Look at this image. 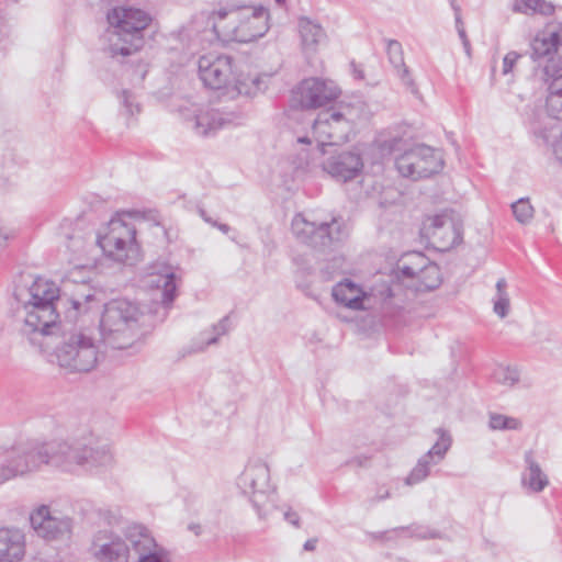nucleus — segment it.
I'll list each match as a JSON object with an SVG mask.
<instances>
[{
	"mask_svg": "<svg viewBox=\"0 0 562 562\" xmlns=\"http://www.w3.org/2000/svg\"><path fill=\"white\" fill-rule=\"evenodd\" d=\"M13 295L20 304L15 317L21 335L32 345L43 348L60 328L59 288L50 280L36 278L30 285L15 286Z\"/></svg>",
	"mask_w": 562,
	"mask_h": 562,
	"instance_id": "f257e3e1",
	"label": "nucleus"
},
{
	"mask_svg": "<svg viewBox=\"0 0 562 562\" xmlns=\"http://www.w3.org/2000/svg\"><path fill=\"white\" fill-rule=\"evenodd\" d=\"M43 464L64 472L74 473L81 468L105 465L111 454L105 446H98V439L89 437L55 439L40 443Z\"/></svg>",
	"mask_w": 562,
	"mask_h": 562,
	"instance_id": "f03ea898",
	"label": "nucleus"
},
{
	"mask_svg": "<svg viewBox=\"0 0 562 562\" xmlns=\"http://www.w3.org/2000/svg\"><path fill=\"white\" fill-rule=\"evenodd\" d=\"M147 323L148 315L138 303L127 299H113L104 304L100 333L108 346L126 349L138 340Z\"/></svg>",
	"mask_w": 562,
	"mask_h": 562,
	"instance_id": "7ed1b4c3",
	"label": "nucleus"
},
{
	"mask_svg": "<svg viewBox=\"0 0 562 562\" xmlns=\"http://www.w3.org/2000/svg\"><path fill=\"white\" fill-rule=\"evenodd\" d=\"M214 29L228 41L249 43L269 30V11L262 5H232L214 13Z\"/></svg>",
	"mask_w": 562,
	"mask_h": 562,
	"instance_id": "20e7f679",
	"label": "nucleus"
},
{
	"mask_svg": "<svg viewBox=\"0 0 562 562\" xmlns=\"http://www.w3.org/2000/svg\"><path fill=\"white\" fill-rule=\"evenodd\" d=\"M111 30L108 31V52L112 57L130 56L144 45L143 31L149 16L139 9L116 7L108 13Z\"/></svg>",
	"mask_w": 562,
	"mask_h": 562,
	"instance_id": "39448f33",
	"label": "nucleus"
},
{
	"mask_svg": "<svg viewBox=\"0 0 562 562\" xmlns=\"http://www.w3.org/2000/svg\"><path fill=\"white\" fill-rule=\"evenodd\" d=\"M61 341L55 348L59 367L70 372H89L99 360V347L88 328L60 323Z\"/></svg>",
	"mask_w": 562,
	"mask_h": 562,
	"instance_id": "423d86ee",
	"label": "nucleus"
},
{
	"mask_svg": "<svg viewBox=\"0 0 562 562\" xmlns=\"http://www.w3.org/2000/svg\"><path fill=\"white\" fill-rule=\"evenodd\" d=\"M93 240L108 257L115 261L133 265L138 259L136 229L120 215L112 217L104 231L100 232Z\"/></svg>",
	"mask_w": 562,
	"mask_h": 562,
	"instance_id": "0eeeda50",
	"label": "nucleus"
},
{
	"mask_svg": "<svg viewBox=\"0 0 562 562\" xmlns=\"http://www.w3.org/2000/svg\"><path fill=\"white\" fill-rule=\"evenodd\" d=\"M292 232L303 244L313 248L324 249L339 244L348 237V228L341 217H333L330 222L315 223L304 215L296 214L292 220Z\"/></svg>",
	"mask_w": 562,
	"mask_h": 562,
	"instance_id": "6e6552de",
	"label": "nucleus"
},
{
	"mask_svg": "<svg viewBox=\"0 0 562 562\" xmlns=\"http://www.w3.org/2000/svg\"><path fill=\"white\" fill-rule=\"evenodd\" d=\"M241 491L249 495L260 518L268 514L267 505L274 502L276 488L270 483V469L261 460L250 461L238 479Z\"/></svg>",
	"mask_w": 562,
	"mask_h": 562,
	"instance_id": "1a4fd4ad",
	"label": "nucleus"
},
{
	"mask_svg": "<svg viewBox=\"0 0 562 562\" xmlns=\"http://www.w3.org/2000/svg\"><path fill=\"white\" fill-rule=\"evenodd\" d=\"M395 166L403 177L418 180L439 172L443 158L439 150L420 144L396 157Z\"/></svg>",
	"mask_w": 562,
	"mask_h": 562,
	"instance_id": "9d476101",
	"label": "nucleus"
},
{
	"mask_svg": "<svg viewBox=\"0 0 562 562\" xmlns=\"http://www.w3.org/2000/svg\"><path fill=\"white\" fill-rule=\"evenodd\" d=\"M43 465L38 442H25L7 450L0 463V485L16 476L37 471Z\"/></svg>",
	"mask_w": 562,
	"mask_h": 562,
	"instance_id": "9b49d317",
	"label": "nucleus"
},
{
	"mask_svg": "<svg viewBox=\"0 0 562 562\" xmlns=\"http://www.w3.org/2000/svg\"><path fill=\"white\" fill-rule=\"evenodd\" d=\"M137 562H172L170 552L154 538L144 525L131 524L123 531Z\"/></svg>",
	"mask_w": 562,
	"mask_h": 562,
	"instance_id": "f8f14e48",
	"label": "nucleus"
},
{
	"mask_svg": "<svg viewBox=\"0 0 562 562\" xmlns=\"http://www.w3.org/2000/svg\"><path fill=\"white\" fill-rule=\"evenodd\" d=\"M340 94V90L333 81L319 78L304 79L292 91V106L301 109H317L325 106Z\"/></svg>",
	"mask_w": 562,
	"mask_h": 562,
	"instance_id": "ddd939ff",
	"label": "nucleus"
},
{
	"mask_svg": "<svg viewBox=\"0 0 562 562\" xmlns=\"http://www.w3.org/2000/svg\"><path fill=\"white\" fill-rule=\"evenodd\" d=\"M422 231L441 250H448L462 240V223L452 212L428 217Z\"/></svg>",
	"mask_w": 562,
	"mask_h": 562,
	"instance_id": "4468645a",
	"label": "nucleus"
},
{
	"mask_svg": "<svg viewBox=\"0 0 562 562\" xmlns=\"http://www.w3.org/2000/svg\"><path fill=\"white\" fill-rule=\"evenodd\" d=\"M243 119V113L236 109L207 108L196 111L188 123L196 135L209 136L221 128L240 124Z\"/></svg>",
	"mask_w": 562,
	"mask_h": 562,
	"instance_id": "2eb2a0df",
	"label": "nucleus"
},
{
	"mask_svg": "<svg viewBox=\"0 0 562 562\" xmlns=\"http://www.w3.org/2000/svg\"><path fill=\"white\" fill-rule=\"evenodd\" d=\"M351 130L352 125L346 113L335 108L321 112L313 121L314 134L327 140H321L322 145L348 142Z\"/></svg>",
	"mask_w": 562,
	"mask_h": 562,
	"instance_id": "dca6fc26",
	"label": "nucleus"
},
{
	"mask_svg": "<svg viewBox=\"0 0 562 562\" xmlns=\"http://www.w3.org/2000/svg\"><path fill=\"white\" fill-rule=\"evenodd\" d=\"M535 77L548 88L546 103L548 114L562 121V65H559L554 58L549 59L535 68Z\"/></svg>",
	"mask_w": 562,
	"mask_h": 562,
	"instance_id": "f3484780",
	"label": "nucleus"
},
{
	"mask_svg": "<svg viewBox=\"0 0 562 562\" xmlns=\"http://www.w3.org/2000/svg\"><path fill=\"white\" fill-rule=\"evenodd\" d=\"M199 75L203 83L211 89H221L231 83L233 59L227 55L206 54L199 58Z\"/></svg>",
	"mask_w": 562,
	"mask_h": 562,
	"instance_id": "a211bd4d",
	"label": "nucleus"
},
{
	"mask_svg": "<svg viewBox=\"0 0 562 562\" xmlns=\"http://www.w3.org/2000/svg\"><path fill=\"white\" fill-rule=\"evenodd\" d=\"M30 521L35 532L46 540L66 539L72 528V520L69 517L54 516L45 505L31 514Z\"/></svg>",
	"mask_w": 562,
	"mask_h": 562,
	"instance_id": "6ab92c4d",
	"label": "nucleus"
},
{
	"mask_svg": "<svg viewBox=\"0 0 562 562\" xmlns=\"http://www.w3.org/2000/svg\"><path fill=\"white\" fill-rule=\"evenodd\" d=\"M177 271L178 268L162 261H157L149 267L145 283L148 288L160 292V302L164 306H169L177 295L181 280Z\"/></svg>",
	"mask_w": 562,
	"mask_h": 562,
	"instance_id": "aec40b11",
	"label": "nucleus"
},
{
	"mask_svg": "<svg viewBox=\"0 0 562 562\" xmlns=\"http://www.w3.org/2000/svg\"><path fill=\"white\" fill-rule=\"evenodd\" d=\"M91 551L101 562H128L132 549L126 539L112 531L100 530L93 537Z\"/></svg>",
	"mask_w": 562,
	"mask_h": 562,
	"instance_id": "412c9836",
	"label": "nucleus"
},
{
	"mask_svg": "<svg viewBox=\"0 0 562 562\" xmlns=\"http://www.w3.org/2000/svg\"><path fill=\"white\" fill-rule=\"evenodd\" d=\"M436 434L438 435V440L418 459L416 465L406 477L407 485L424 481L429 475L430 468L439 464L451 448L452 438L448 431L442 428H437Z\"/></svg>",
	"mask_w": 562,
	"mask_h": 562,
	"instance_id": "4be33fe9",
	"label": "nucleus"
},
{
	"mask_svg": "<svg viewBox=\"0 0 562 562\" xmlns=\"http://www.w3.org/2000/svg\"><path fill=\"white\" fill-rule=\"evenodd\" d=\"M530 46V57L533 61L546 58L547 63L554 58L559 65H562V24H547L537 33Z\"/></svg>",
	"mask_w": 562,
	"mask_h": 562,
	"instance_id": "5701e85b",
	"label": "nucleus"
},
{
	"mask_svg": "<svg viewBox=\"0 0 562 562\" xmlns=\"http://www.w3.org/2000/svg\"><path fill=\"white\" fill-rule=\"evenodd\" d=\"M322 166L323 170L335 180L347 182L361 173L363 161L358 153L344 150L331 154Z\"/></svg>",
	"mask_w": 562,
	"mask_h": 562,
	"instance_id": "b1692460",
	"label": "nucleus"
},
{
	"mask_svg": "<svg viewBox=\"0 0 562 562\" xmlns=\"http://www.w3.org/2000/svg\"><path fill=\"white\" fill-rule=\"evenodd\" d=\"M24 553V533L16 528H0V562H19Z\"/></svg>",
	"mask_w": 562,
	"mask_h": 562,
	"instance_id": "393cba45",
	"label": "nucleus"
},
{
	"mask_svg": "<svg viewBox=\"0 0 562 562\" xmlns=\"http://www.w3.org/2000/svg\"><path fill=\"white\" fill-rule=\"evenodd\" d=\"M333 297L337 303L348 308L360 311L364 308L363 303L367 295L360 286L346 280L333 288Z\"/></svg>",
	"mask_w": 562,
	"mask_h": 562,
	"instance_id": "a878e982",
	"label": "nucleus"
},
{
	"mask_svg": "<svg viewBox=\"0 0 562 562\" xmlns=\"http://www.w3.org/2000/svg\"><path fill=\"white\" fill-rule=\"evenodd\" d=\"M299 31L301 36L302 48L305 54H314L318 46L325 42L327 35L319 23L308 18H300Z\"/></svg>",
	"mask_w": 562,
	"mask_h": 562,
	"instance_id": "bb28decb",
	"label": "nucleus"
},
{
	"mask_svg": "<svg viewBox=\"0 0 562 562\" xmlns=\"http://www.w3.org/2000/svg\"><path fill=\"white\" fill-rule=\"evenodd\" d=\"M527 468L521 476V484L532 493H540L549 485V479L535 460L532 451L525 453Z\"/></svg>",
	"mask_w": 562,
	"mask_h": 562,
	"instance_id": "cd10ccee",
	"label": "nucleus"
},
{
	"mask_svg": "<svg viewBox=\"0 0 562 562\" xmlns=\"http://www.w3.org/2000/svg\"><path fill=\"white\" fill-rule=\"evenodd\" d=\"M429 258L423 252L413 251L404 255L398 263L397 269L402 277L408 279H416V277L424 270L425 266L428 265Z\"/></svg>",
	"mask_w": 562,
	"mask_h": 562,
	"instance_id": "c85d7f7f",
	"label": "nucleus"
},
{
	"mask_svg": "<svg viewBox=\"0 0 562 562\" xmlns=\"http://www.w3.org/2000/svg\"><path fill=\"white\" fill-rule=\"evenodd\" d=\"M229 330V318L228 316L223 317L217 324H215L210 331H203L200 334L198 341L192 346L191 352L203 351L207 346L215 345L218 338Z\"/></svg>",
	"mask_w": 562,
	"mask_h": 562,
	"instance_id": "c756f323",
	"label": "nucleus"
},
{
	"mask_svg": "<svg viewBox=\"0 0 562 562\" xmlns=\"http://www.w3.org/2000/svg\"><path fill=\"white\" fill-rule=\"evenodd\" d=\"M263 81L257 75H240L234 79V90L239 95L254 97L263 89Z\"/></svg>",
	"mask_w": 562,
	"mask_h": 562,
	"instance_id": "7c9ffc66",
	"label": "nucleus"
},
{
	"mask_svg": "<svg viewBox=\"0 0 562 562\" xmlns=\"http://www.w3.org/2000/svg\"><path fill=\"white\" fill-rule=\"evenodd\" d=\"M419 289L434 290L441 283V272L437 263L428 261L424 270L416 277Z\"/></svg>",
	"mask_w": 562,
	"mask_h": 562,
	"instance_id": "2f4dec72",
	"label": "nucleus"
},
{
	"mask_svg": "<svg viewBox=\"0 0 562 562\" xmlns=\"http://www.w3.org/2000/svg\"><path fill=\"white\" fill-rule=\"evenodd\" d=\"M514 10L525 14L550 15L553 13L554 7L544 0H519L514 4Z\"/></svg>",
	"mask_w": 562,
	"mask_h": 562,
	"instance_id": "473e14b6",
	"label": "nucleus"
},
{
	"mask_svg": "<svg viewBox=\"0 0 562 562\" xmlns=\"http://www.w3.org/2000/svg\"><path fill=\"white\" fill-rule=\"evenodd\" d=\"M507 282L504 278L498 279L496 282V295L493 300V311L501 318H505L509 313L510 301L506 291Z\"/></svg>",
	"mask_w": 562,
	"mask_h": 562,
	"instance_id": "72a5a7b5",
	"label": "nucleus"
},
{
	"mask_svg": "<svg viewBox=\"0 0 562 562\" xmlns=\"http://www.w3.org/2000/svg\"><path fill=\"white\" fill-rule=\"evenodd\" d=\"M393 531L400 532V533H407L408 537L416 538L419 540H426V539H438L441 538V535L439 531L435 529H430L429 527L422 526V525H411L408 527H397L394 528Z\"/></svg>",
	"mask_w": 562,
	"mask_h": 562,
	"instance_id": "f704fd0d",
	"label": "nucleus"
},
{
	"mask_svg": "<svg viewBox=\"0 0 562 562\" xmlns=\"http://www.w3.org/2000/svg\"><path fill=\"white\" fill-rule=\"evenodd\" d=\"M488 426L493 430H518L521 428L522 424L518 418L491 413Z\"/></svg>",
	"mask_w": 562,
	"mask_h": 562,
	"instance_id": "c9c22d12",
	"label": "nucleus"
},
{
	"mask_svg": "<svg viewBox=\"0 0 562 562\" xmlns=\"http://www.w3.org/2000/svg\"><path fill=\"white\" fill-rule=\"evenodd\" d=\"M494 380L505 386H514L519 381V372L515 368L499 366L494 370Z\"/></svg>",
	"mask_w": 562,
	"mask_h": 562,
	"instance_id": "e433bc0d",
	"label": "nucleus"
},
{
	"mask_svg": "<svg viewBox=\"0 0 562 562\" xmlns=\"http://www.w3.org/2000/svg\"><path fill=\"white\" fill-rule=\"evenodd\" d=\"M513 213L515 218L526 224L533 217V207L528 199H520L512 204Z\"/></svg>",
	"mask_w": 562,
	"mask_h": 562,
	"instance_id": "4c0bfd02",
	"label": "nucleus"
},
{
	"mask_svg": "<svg viewBox=\"0 0 562 562\" xmlns=\"http://www.w3.org/2000/svg\"><path fill=\"white\" fill-rule=\"evenodd\" d=\"M119 98L124 109L123 114L127 117H132L134 114H138L140 112L139 104L136 102L135 97L130 91L123 90Z\"/></svg>",
	"mask_w": 562,
	"mask_h": 562,
	"instance_id": "58836bf2",
	"label": "nucleus"
},
{
	"mask_svg": "<svg viewBox=\"0 0 562 562\" xmlns=\"http://www.w3.org/2000/svg\"><path fill=\"white\" fill-rule=\"evenodd\" d=\"M387 55L390 63L394 66V68L402 67L405 65L403 48L400 42L395 40H390L387 42Z\"/></svg>",
	"mask_w": 562,
	"mask_h": 562,
	"instance_id": "ea45409f",
	"label": "nucleus"
},
{
	"mask_svg": "<svg viewBox=\"0 0 562 562\" xmlns=\"http://www.w3.org/2000/svg\"><path fill=\"white\" fill-rule=\"evenodd\" d=\"M93 297V292L86 283L79 285V290L71 295V304L75 310H79L83 303L89 302Z\"/></svg>",
	"mask_w": 562,
	"mask_h": 562,
	"instance_id": "a19ab883",
	"label": "nucleus"
},
{
	"mask_svg": "<svg viewBox=\"0 0 562 562\" xmlns=\"http://www.w3.org/2000/svg\"><path fill=\"white\" fill-rule=\"evenodd\" d=\"M88 243L79 234H74L68 237L67 248L77 257H82L87 252Z\"/></svg>",
	"mask_w": 562,
	"mask_h": 562,
	"instance_id": "79ce46f5",
	"label": "nucleus"
},
{
	"mask_svg": "<svg viewBox=\"0 0 562 562\" xmlns=\"http://www.w3.org/2000/svg\"><path fill=\"white\" fill-rule=\"evenodd\" d=\"M395 69L397 70V75L401 78L403 85H405L413 94H418V88L412 78L408 68L404 65Z\"/></svg>",
	"mask_w": 562,
	"mask_h": 562,
	"instance_id": "37998d69",
	"label": "nucleus"
},
{
	"mask_svg": "<svg viewBox=\"0 0 562 562\" xmlns=\"http://www.w3.org/2000/svg\"><path fill=\"white\" fill-rule=\"evenodd\" d=\"M520 57L521 55L517 52L507 53L503 58L502 74L505 76L510 74Z\"/></svg>",
	"mask_w": 562,
	"mask_h": 562,
	"instance_id": "c03bdc74",
	"label": "nucleus"
},
{
	"mask_svg": "<svg viewBox=\"0 0 562 562\" xmlns=\"http://www.w3.org/2000/svg\"><path fill=\"white\" fill-rule=\"evenodd\" d=\"M99 519L109 526L116 525L120 520V517L116 512L108 508H101L98 510Z\"/></svg>",
	"mask_w": 562,
	"mask_h": 562,
	"instance_id": "a18cd8bd",
	"label": "nucleus"
},
{
	"mask_svg": "<svg viewBox=\"0 0 562 562\" xmlns=\"http://www.w3.org/2000/svg\"><path fill=\"white\" fill-rule=\"evenodd\" d=\"M392 535H400V532H395L392 530H389V531H381V532H371L369 533L370 538L373 539V540H379V541H389V540H392L394 537Z\"/></svg>",
	"mask_w": 562,
	"mask_h": 562,
	"instance_id": "49530a36",
	"label": "nucleus"
},
{
	"mask_svg": "<svg viewBox=\"0 0 562 562\" xmlns=\"http://www.w3.org/2000/svg\"><path fill=\"white\" fill-rule=\"evenodd\" d=\"M14 236L13 229L3 226L0 223V249L5 245V243Z\"/></svg>",
	"mask_w": 562,
	"mask_h": 562,
	"instance_id": "de8ad7c7",
	"label": "nucleus"
},
{
	"mask_svg": "<svg viewBox=\"0 0 562 562\" xmlns=\"http://www.w3.org/2000/svg\"><path fill=\"white\" fill-rule=\"evenodd\" d=\"M458 35L462 42V45L464 47V50H465V54L468 56H471V44H470V41L467 36V33H465V29L464 30H460L458 31Z\"/></svg>",
	"mask_w": 562,
	"mask_h": 562,
	"instance_id": "09e8293b",
	"label": "nucleus"
},
{
	"mask_svg": "<svg viewBox=\"0 0 562 562\" xmlns=\"http://www.w3.org/2000/svg\"><path fill=\"white\" fill-rule=\"evenodd\" d=\"M284 518H285L286 521H289L290 524H292L296 528L300 527V516L297 515V513H295L293 510H288V512L284 513Z\"/></svg>",
	"mask_w": 562,
	"mask_h": 562,
	"instance_id": "8fccbe9b",
	"label": "nucleus"
},
{
	"mask_svg": "<svg viewBox=\"0 0 562 562\" xmlns=\"http://www.w3.org/2000/svg\"><path fill=\"white\" fill-rule=\"evenodd\" d=\"M553 154L562 165V134L561 137L553 144Z\"/></svg>",
	"mask_w": 562,
	"mask_h": 562,
	"instance_id": "3c124183",
	"label": "nucleus"
},
{
	"mask_svg": "<svg viewBox=\"0 0 562 562\" xmlns=\"http://www.w3.org/2000/svg\"><path fill=\"white\" fill-rule=\"evenodd\" d=\"M454 12V21H456V29L457 32L460 30H464V24L461 16V11H453Z\"/></svg>",
	"mask_w": 562,
	"mask_h": 562,
	"instance_id": "603ef678",
	"label": "nucleus"
},
{
	"mask_svg": "<svg viewBox=\"0 0 562 562\" xmlns=\"http://www.w3.org/2000/svg\"><path fill=\"white\" fill-rule=\"evenodd\" d=\"M211 225L218 228L224 234H227L231 229V227L227 224L218 223L216 221H213Z\"/></svg>",
	"mask_w": 562,
	"mask_h": 562,
	"instance_id": "864d4df0",
	"label": "nucleus"
},
{
	"mask_svg": "<svg viewBox=\"0 0 562 562\" xmlns=\"http://www.w3.org/2000/svg\"><path fill=\"white\" fill-rule=\"evenodd\" d=\"M316 543H317V540L316 539H308L305 543H304V549L306 551H313L315 550L316 548Z\"/></svg>",
	"mask_w": 562,
	"mask_h": 562,
	"instance_id": "5fc2aeb1",
	"label": "nucleus"
},
{
	"mask_svg": "<svg viewBox=\"0 0 562 562\" xmlns=\"http://www.w3.org/2000/svg\"><path fill=\"white\" fill-rule=\"evenodd\" d=\"M363 461H367V458L357 457V458L349 460L347 463L350 465L361 467L363 464Z\"/></svg>",
	"mask_w": 562,
	"mask_h": 562,
	"instance_id": "6e6d98bb",
	"label": "nucleus"
},
{
	"mask_svg": "<svg viewBox=\"0 0 562 562\" xmlns=\"http://www.w3.org/2000/svg\"><path fill=\"white\" fill-rule=\"evenodd\" d=\"M198 212L200 216L209 224H212L214 220H212L210 216H207L205 210L203 207H199Z\"/></svg>",
	"mask_w": 562,
	"mask_h": 562,
	"instance_id": "4d7b16f0",
	"label": "nucleus"
},
{
	"mask_svg": "<svg viewBox=\"0 0 562 562\" xmlns=\"http://www.w3.org/2000/svg\"><path fill=\"white\" fill-rule=\"evenodd\" d=\"M453 11H461L460 5L457 3V0H448Z\"/></svg>",
	"mask_w": 562,
	"mask_h": 562,
	"instance_id": "13d9d810",
	"label": "nucleus"
},
{
	"mask_svg": "<svg viewBox=\"0 0 562 562\" xmlns=\"http://www.w3.org/2000/svg\"><path fill=\"white\" fill-rule=\"evenodd\" d=\"M352 66L355 67V69H353V74H355V76H356L357 78H359V79H363V71H362V70H360V69H357V67H356L353 64H352Z\"/></svg>",
	"mask_w": 562,
	"mask_h": 562,
	"instance_id": "bf43d9fd",
	"label": "nucleus"
},
{
	"mask_svg": "<svg viewBox=\"0 0 562 562\" xmlns=\"http://www.w3.org/2000/svg\"><path fill=\"white\" fill-rule=\"evenodd\" d=\"M297 142L299 143H303V144H310L311 143L308 137H299Z\"/></svg>",
	"mask_w": 562,
	"mask_h": 562,
	"instance_id": "052dcab7",
	"label": "nucleus"
},
{
	"mask_svg": "<svg viewBox=\"0 0 562 562\" xmlns=\"http://www.w3.org/2000/svg\"><path fill=\"white\" fill-rule=\"evenodd\" d=\"M386 497H389V492L387 491L385 492V494L378 496L375 499L376 501H381V499H384Z\"/></svg>",
	"mask_w": 562,
	"mask_h": 562,
	"instance_id": "680f3d73",
	"label": "nucleus"
},
{
	"mask_svg": "<svg viewBox=\"0 0 562 562\" xmlns=\"http://www.w3.org/2000/svg\"><path fill=\"white\" fill-rule=\"evenodd\" d=\"M279 4L283 3L285 0H276Z\"/></svg>",
	"mask_w": 562,
	"mask_h": 562,
	"instance_id": "e2e57ef3",
	"label": "nucleus"
}]
</instances>
